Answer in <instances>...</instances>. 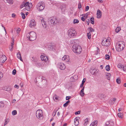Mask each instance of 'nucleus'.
<instances>
[{"label": "nucleus", "mask_w": 126, "mask_h": 126, "mask_svg": "<svg viewBox=\"0 0 126 126\" xmlns=\"http://www.w3.org/2000/svg\"><path fill=\"white\" fill-rule=\"evenodd\" d=\"M27 39L30 41H34L36 38V33L34 32H30L27 34Z\"/></svg>", "instance_id": "1"}, {"label": "nucleus", "mask_w": 126, "mask_h": 126, "mask_svg": "<svg viewBox=\"0 0 126 126\" xmlns=\"http://www.w3.org/2000/svg\"><path fill=\"white\" fill-rule=\"evenodd\" d=\"M125 47V43L123 41H121L118 42L116 44V50L118 51H122Z\"/></svg>", "instance_id": "2"}, {"label": "nucleus", "mask_w": 126, "mask_h": 126, "mask_svg": "<svg viewBox=\"0 0 126 126\" xmlns=\"http://www.w3.org/2000/svg\"><path fill=\"white\" fill-rule=\"evenodd\" d=\"M32 6V4L28 2L26 3L23 2L20 6V8H22L24 7H26V9L27 11H29Z\"/></svg>", "instance_id": "3"}, {"label": "nucleus", "mask_w": 126, "mask_h": 126, "mask_svg": "<svg viewBox=\"0 0 126 126\" xmlns=\"http://www.w3.org/2000/svg\"><path fill=\"white\" fill-rule=\"evenodd\" d=\"M72 48L74 52L76 53L77 54H80L82 51L81 47L79 46L74 45L73 46Z\"/></svg>", "instance_id": "4"}, {"label": "nucleus", "mask_w": 126, "mask_h": 126, "mask_svg": "<svg viewBox=\"0 0 126 126\" xmlns=\"http://www.w3.org/2000/svg\"><path fill=\"white\" fill-rule=\"evenodd\" d=\"M48 22L51 26L55 25L58 23L57 19L54 17H50L48 19Z\"/></svg>", "instance_id": "5"}, {"label": "nucleus", "mask_w": 126, "mask_h": 126, "mask_svg": "<svg viewBox=\"0 0 126 126\" xmlns=\"http://www.w3.org/2000/svg\"><path fill=\"white\" fill-rule=\"evenodd\" d=\"M76 32L74 29L71 28L68 31V35L70 38L74 37L76 35Z\"/></svg>", "instance_id": "6"}, {"label": "nucleus", "mask_w": 126, "mask_h": 126, "mask_svg": "<svg viewBox=\"0 0 126 126\" xmlns=\"http://www.w3.org/2000/svg\"><path fill=\"white\" fill-rule=\"evenodd\" d=\"M45 5L44 3L42 1L39 3L37 5V8L39 11H42L45 8Z\"/></svg>", "instance_id": "7"}, {"label": "nucleus", "mask_w": 126, "mask_h": 126, "mask_svg": "<svg viewBox=\"0 0 126 126\" xmlns=\"http://www.w3.org/2000/svg\"><path fill=\"white\" fill-rule=\"evenodd\" d=\"M36 116L39 119H41L43 118L42 111L41 110H37L36 112Z\"/></svg>", "instance_id": "8"}, {"label": "nucleus", "mask_w": 126, "mask_h": 126, "mask_svg": "<svg viewBox=\"0 0 126 126\" xmlns=\"http://www.w3.org/2000/svg\"><path fill=\"white\" fill-rule=\"evenodd\" d=\"M101 44L102 46L108 47L110 45V42L109 40L106 39H104L102 42Z\"/></svg>", "instance_id": "9"}, {"label": "nucleus", "mask_w": 126, "mask_h": 126, "mask_svg": "<svg viewBox=\"0 0 126 126\" xmlns=\"http://www.w3.org/2000/svg\"><path fill=\"white\" fill-rule=\"evenodd\" d=\"M58 67L61 70H64L65 68V65L63 63H59L58 65Z\"/></svg>", "instance_id": "10"}, {"label": "nucleus", "mask_w": 126, "mask_h": 126, "mask_svg": "<svg viewBox=\"0 0 126 126\" xmlns=\"http://www.w3.org/2000/svg\"><path fill=\"white\" fill-rule=\"evenodd\" d=\"M6 58L5 55H1L0 57V62L3 63L6 60Z\"/></svg>", "instance_id": "11"}, {"label": "nucleus", "mask_w": 126, "mask_h": 126, "mask_svg": "<svg viewBox=\"0 0 126 126\" xmlns=\"http://www.w3.org/2000/svg\"><path fill=\"white\" fill-rule=\"evenodd\" d=\"M40 20L42 23V24L43 27L44 29H46L47 27V24L46 22L44 21L43 19V18L42 17L41 18Z\"/></svg>", "instance_id": "12"}, {"label": "nucleus", "mask_w": 126, "mask_h": 126, "mask_svg": "<svg viewBox=\"0 0 126 126\" xmlns=\"http://www.w3.org/2000/svg\"><path fill=\"white\" fill-rule=\"evenodd\" d=\"M66 5L65 4H63L61 5L60 8L62 12H64L66 10Z\"/></svg>", "instance_id": "13"}, {"label": "nucleus", "mask_w": 126, "mask_h": 126, "mask_svg": "<svg viewBox=\"0 0 126 126\" xmlns=\"http://www.w3.org/2000/svg\"><path fill=\"white\" fill-rule=\"evenodd\" d=\"M35 25V22L34 19H32L31 20L30 22V24H29V26L31 27L32 26H34Z\"/></svg>", "instance_id": "14"}, {"label": "nucleus", "mask_w": 126, "mask_h": 126, "mask_svg": "<svg viewBox=\"0 0 126 126\" xmlns=\"http://www.w3.org/2000/svg\"><path fill=\"white\" fill-rule=\"evenodd\" d=\"M41 60L45 62L47 61L48 60L47 57V56H44L42 55H41Z\"/></svg>", "instance_id": "15"}, {"label": "nucleus", "mask_w": 126, "mask_h": 126, "mask_svg": "<svg viewBox=\"0 0 126 126\" xmlns=\"http://www.w3.org/2000/svg\"><path fill=\"white\" fill-rule=\"evenodd\" d=\"M96 14L97 18H99L101 17L102 16L101 12L99 10H97Z\"/></svg>", "instance_id": "16"}, {"label": "nucleus", "mask_w": 126, "mask_h": 126, "mask_svg": "<svg viewBox=\"0 0 126 126\" xmlns=\"http://www.w3.org/2000/svg\"><path fill=\"white\" fill-rule=\"evenodd\" d=\"M55 46L54 44H53L51 43L48 45V48L49 50H53V49L54 48Z\"/></svg>", "instance_id": "17"}, {"label": "nucleus", "mask_w": 126, "mask_h": 126, "mask_svg": "<svg viewBox=\"0 0 126 126\" xmlns=\"http://www.w3.org/2000/svg\"><path fill=\"white\" fill-rule=\"evenodd\" d=\"M3 1L5 3L10 4H13V3L12 0H3Z\"/></svg>", "instance_id": "18"}, {"label": "nucleus", "mask_w": 126, "mask_h": 126, "mask_svg": "<svg viewBox=\"0 0 126 126\" xmlns=\"http://www.w3.org/2000/svg\"><path fill=\"white\" fill-rule=\"evenodd\" d=\"M77 75H75L74 76L72 77L71 78V79H72V81L74 82L77 79Z\"/></svg>", "instance_id": "19"}, {"label": "nucleus", "mask_w": 126, "mask_h": 126, "mask_svg": "<svg viewBox=\"0 0 126 126\" xmlns=\"http://www.w3.org/2000/svg\"><path fill=\"white\" fill-rule=\"evenodd\" d=\"M97 71L96 69H95L92 70V72H91V73L94 75H96L97 74Z\"/></svg>", "instance_id": "20"}, {"label": "nucleus", "mask_w": 126, "mask_h": 126, "mask_svg": "<svg viewBox=\"0 0 126 126\" xmlns=\"http://www.w3.org/2000/svg\"><path fill=\"white\" fill-rule=\"evenodd\" d=\"M84 87H83L81 90L80 92V94L82 97L84 95Z\"/></svg>", "instance_id": "21"}, {"label": "nucleus", "mask_w": 126, "mask_h": 126, "mask_svg": "<svg viewBox=\"0 0 126 126\" xmlns=\"http://www.w3.org/2000/svg\"><path fill=\"white\" fill-rule=\"evenodd\" d=\"M98 96L99 98L101 99L102 98H104L105 97V96L103 94H98Z\"/></svg>", "instance_id": "22"}, {"label": "nucleus", "mask_w": 126, "mask_h": 126, "mask_svg": "<svg viewBox=\"0 0 126 126\" xmlns=\"http://www.w3.org/2000/svg\"><path fill=\"white\" fill-rule=\"evenodd\" d=\"M17 58L18 59H19L20 61H22V59L21 58V54L20 52H18L17 54Z\"/></svg>", "instance_id": "23"}, {"label": "nucleus", "mask_w": 126, "mask_h": 126, "mask_svg": "<svg viewBox=\"0 0 126 126\" xmlns=\"http://www.w3.org/2000/svg\"><path fill=\"white\" fill-rule=\"evenodd\" d=\"M69 57L68 56L64 55L62 58V60H68Z\"/></svg>", "instance_id": "24"}, {"label": "nucleus", "mask_w": 126, "mask_h": 126, "mask_svg": "<svg viewBox=\"0 0 126 126\" xmlns=\"http://www.w3.org/2000/svg\"><path fill=\"white\" fill-rule=\"evenodd\" d=\"M90 20L91 21V23L92 24H94V18L93 17H92L91 18H90Z\"/></svg>", "instance_id": "25"}, {"label": "nucleus", "mask_w": 126, "mask_h": 126, "mask_svg": "<svg viewBox=\"0 0 126 126\" xmlns=\"http://www.w3.org/2000/svg\"><path fill=\"white\" fill-rule=\"evenodd\" d=\"M105 69L107 71H109L110 70V66L109 65H106L105 67Z\"/></svg>", "instance_id": "26"}, {"label": "nucleus", "mask_w": 126, "mask_h": 126, "mask_svg": "<svg viewBox=\"0 0 126 126\" xmlns=\"http://www.w3.org/2000/svg\"><path fill=\"white\" fill-rule=\"evenodd\" d=\"M53 99L55 101V99L56 100H59V97L58 96L56 95H55L54 96Z\"/></svg>", "instance_id": "27"}, {"label": "nucleus", "mask_w": 126, "mask_h": 126, "mask_svg": "<svg viewBox=\"0 0 126 126\" xmlns=\"http://www.w3.org/2000/svg\"><path fill=\"white\" fill-rule=\"evenodd\" d=\"M118 115L119 117L120 118L122 119V116H123V113L120 112L118 113Z\"/></svg>", "instance_id": "28"}, {"label": "nucleus", "mask_w": 126, "mask_h": 126, "mask_svg": "<svg viewBox=\"0 0 126 126\" xmlns=\"http://www.w3.org/2000/svg\"><path fill=\"white\" fill-rule=\"evenodd\" d=\"M121 28L120 27H117L115 29V32H118L121 30Z\"/></svg>", "instance_id": "29"}, {"label": "nucleus", "mask_w": 126, "mask_h": 126, "mask_svg": "<svg viewBox=\"0 0 126 126\" xmlns=\"http://www.w3.org/2000/svg\"><path fill=\"white\" fill-rule=\"evenodd\" d=\"M12 40H13V43H11V49H10V50L11 51H12L13 50V45H14V44H13V43H14V38H13V39H12Z\"/></svg>", "instance_id": "30"}, {"label": "nucleus", "mask_w": 126, "mask_h": 126, "mask_svg": "<svg viewBox=\"0 0 126 126\" xmlns=\"http://www.w3.org/2000/svg\"><path fill=\"white\" fill-rule=\"evenodd\" d=\"M88 30H89V32L90 33L91 32H94V30L93 28L91 27H90L88 28Z\"/></svg>", "instance_id": "31"}, {"label": "nucleus", "mask_w": 126, "mask_h": 126, "mask_svg": "<svg viewBox=\"0 0 126 126\" xmlns=\"http://www.w3.org/2000/svg\"><path fill=\"white\" fill-rule=\"evenodd\" d=\"M88 32L87 34V36L88 37V38L89 39H90L91 38V34L90 32Z\"/></svg>", "instance_id": "32"}, {"label": "nucleus", "mask_w": 126, "mask_h": 126, "mask_svg": "<svg viewBox=\"0 0 126 126\" xmlns=\"http://www.w3.org/2000/svg\"><path fill=\"white\" fill-rule=\"evenodd\" d=\"M106 75L107 76H108L107 78L108 79L110 80V77L111 76V74L109 73H107Z\"/></svg>", "instance_id": "33"}, {"label": "nucleus", "mask_w": 126, "mask_h": 126, "mask_svg": "<svg viewBox=\"0 0 126 126\" xmlns=\"http://www.w3.org/2000/svg\"><path fill=\"white\" fill-rule=\"evenodd\" d=\"M89 15V14L88 13H87L85 14H82L81 15V16H83L86 19H87V17H88V16Z\"/></svg>", "instance_id": "34"}, {"label": "nucleus", "mask_w": 126, "mask_h": 126, "mask_svg": "<svg viewBox=\"0 0 126 126\" xmlns=\"http://www.w3.org/2000/svg\"><path fill=\"white\" fill-rule=\"evenodd\" d=\"M21 15L22 16V18L23 19H24L25 18V16L24 13L23 12H21Z\"/></svg>", "instance_id": "35"}, {"label": "nucleus", "mask_w": 126, "mask_h": 126, "mask_svg": "<svg viewBox=\"0 0 126 126\" xmlns=\"http://www.w3.org/2000/svg\"><path fill=\"white\" fill-rule=\"evenodd\" d=\"M116 81L118 84H120L121 82V80L120 78H118L116 79Z\"/></svg>", "instance_id": "36"}, {"label": "nucleus", "mask_w": 126, "mask_h": 126, "mask_svg": "<svg viewBox=\"0 0 126 126\" xmlns=\"http://www.w3.org/2000/svg\"><path fill=\"white\" fill-rule=\"evenodd\" d=\"M79 21L77 19H75L73 21V23L74 24L78 23L79 22Z\"/></svg>", "instance_id": "37"}, {"label": "nucleus", "mask_w": 126, "mask_h": 126, "mask_svg": "<svg viewBox=\"0 0 126 126\" xmlns=\"http://www.w3.org/2000/svg\"><path fill=\"white\" fill-rule=\"evenodd\" d=\"M97 121H95L94 122H93V123H92L91 124L93 126H95L96 125V124L97 123Z\"/></svg>", "instance_id": "38"}, {"label": "nucleus", "mask_w": 126, "mask_h": 126, "mask_svg": "<svg viewBox=\"0 0 126 126\" xmlns=\"http://www.w3.org/2000/svg\"><path fill=\"white\" fill-rule=\"evenodd\" d=\"M12 113L13 115H15L17 113V111L16 110H14L12 111Z\"/></svg>", "instance_id": "39"}, {"label": "nucleus", "mask_w": 126, "mask_h": 126, "mask_svg": "<svg viewBox=\"0 0 126 126\" xmlns=\"http://www.w3.org/2000/svg\"><path fill=\"white\" fill-rule=\"evenodd\" d=\"M84 121H85V123H84V124H84V126H85L87 125V124H86L87 122L88 121V120L87 118L86 119H85V120H84Z\"/></svg>", "instance_id": "40"}, {"label": "nucleus", "mask_w": 126, "mask_h": 126, "mask_svg": "<svg viewBox=\"0 0 126 126\" xmlns=\"http://www.w3.org/2000/svg\"><path fill=\"white\" fill-rule=\"evenodd\" d=\"M75 123V125L76 126H78L79 124V122L78 121H74Z\"/></svg>", "instance_id": "41"}, {"label": "nucleus", "mask_w": 126, "mask_h": 126, "mask_svg": "<svg viewBox=\"0 0 126 126\" xmlns=\"http://www.w3.org/2000/svg\"><path fill=\"white\" fill-rule=\"evenodd\" d=\"M124 66L122 65L118 64L117 66V67L120 68H123Z\"/></svg>", "instance_id": "42"}, {"label": "nucleus", "mask_w": 126, "mask_h": 126, "mask_svg": "<svg viewBox=\"0 0 126 126\" xmlns=\"http://www.w3.org/2000/svg\"><path fill=\"white\" fill-rule=\"evenodd\" d=\"M45 62H42L40 63H38V64L39 66H42L44 65V63Z\"/></svg>", "instance_id": "43"}, {"label": "nucleus", "mask_w": 126, "mask_h": 126, "mask_svg": "<svg viewBox=\"0 0 126 126\" xmlns=\"http://www.w3.org/2000/svg\"><path fill=\"white\" fill-rule=\"evenodd\" d=\"M4 104L2 102H0V107L1 108L4 106Z\"/></svg>", "instance_id": "44"}, {"label": "nucleus", "mask_w": 126, "mask_h": 126, "mask_svg": "<svg viewBox=\"0 0 126 126\" xmlns=\"http://www.w3.org/2000/svg\"><path fill=\"white\" fill-rule=\"evenodd\" d=\"M106 57V59L108 60L110 59V56H109L107 54H106L105 55Z\"/></svg>", "instance_id": "45"}, {"label": "nucleus", "mask_w": 126, "mask_h": 126, "mask_svg": "<svg viewBox=\"0 0 126 126\" xmlns=\"http://www.w3.org/2000/svg\"><path fill=\"white\" fill-rule=\"evenodd\" d=\"M16 73V70L15 69H14L12 72V74L13 75H15Z\"/></svg>", "instance_id": "46"}, {"label": "nucleus", "mask_w": 126, "mask_h": 126, "mask_svg": "<svg viewBox=\"0 0 126 126\" xmlns=\"http://www.w3.org/2000/svg\"><path fill=\"white\" fill-rule=\"evenodd\" d=\"M8 122V119H6V120L5 121V122L4 124V126H5V125H6L7 123Z\"/></svg>", "instance_id": "47"}, {"label": "nucleus", "mask_w": 126, "mask_h": 126, "mask_svg": "<svg viewBox=\"0 0 126 126\" xmlns=\"http://www.w3.org/2000/svg\"><path fill=\"white\" fill-rule=\"evenodd\" d=\"M68 104L66 102L63 104V106L64 107H67L68 105Z\"/></svg>", "instance_id": "48"}, {"label": "nucleus", "mask_w": 126, "mask_h": 126, "mask_svg": "<svg viewBox=\"0 0 126 126\" xmlns=\"http://www.w3.org/2000/svg\"><path fill=\"white\" fill-rule=\"evenodd\" d=\"M81 7V5L80 3H79L78 4V8L79 9H80Z\"/></svg>", "instance_id": "49"}, {"label": "nucleus", "mask_w": 126, "mask_h": 126, "mask_svg": "<svg viewBox=\"0 0 126 126\" xmlns=\"http://www.w3.org/2000/svg\"><path fill=\"white\" fill-rule=\"evenodd\" d=\"M89 9V7L88 6H86V8L85 9V11H88V10Z\"/></svg>", "instance_id": "50"}, {"label": "nucleus", "mask_w": 126, "mask_h": 126, "mask_svg": "<svg viewBox=\"0 0 126 126\" xmlns=\"http://www.w3.org/2000/svg\"><path fill=\"white\" fill-rule=\"evenodd\" d=\"M110 122H109V121H108V122H107L106 123V126H110Z\"/></svg>", "instance_id": "51"}, {"label": "nucleus", "mask_w": 126, "mask_h": 126, "mask_svg": "<svg viewBox=\"0 0 126 126\" xmlns=\"http://www.w3.org/2000/svg\"><path fill=\"white\" fill-rule=\"evenodd\" d=\"M71 97L70 96H67L66 98V100H68L69 99H70L71 98Z\"/></svg>", "instance_id": "52"}, {"label": "nucleus", "mask_w": 126, "mask_h": 126, "mask_svg": "<svg viewBox=\"0 0 126 126\" xmlns=\"http://www.w3.org/2000/svg\"><path fill=\"white\" fill-rule=\"evenodd\" d=\"M80 111H77L75 113V114L76 115L80 113Z\"/></svg>", "instance_id": "53"}, {"label": "nucleus", "mask_w": 126, "mask_h": 126, "mask_svg": "<svg viewBox=\"0 0 126 126\" xmlns=\"http://www.w3.org/2000/svg\"><path fill=\"white\" fill-rule=\"evenodd\" d=\"M20 28H18L17 31V33H19L20 31Z\"/></svg>", "instance_id": "54"}, {"label": "nucleus", "mask_w": 126, "mask_h": 126, "mask_svg": "<svg viewBox=\"0 0 126 126\" xmlns=\"http://www.w3.org/2000/svg\"><path fill=\"white\" fill-rule=\"evenodd\" d=\"M10 89H11V88H7L6 90H5V89H4V90H6V91H10Z\"/></svg>", "instance_id": "55"}, {"label": "nucleus", "mask_w": 126, "mask_h": 126, "mask_svg": "<svg viewBox=\"0 0 126 126\" xmlns=\"http://www.w3.org/2000/svg\"><path fill=\"white\" fill-rule=\"evenodd\" d=\"M84 17L83 16L82 17H81V20L83 21H84L85 20V19Z\"/></svg>", "instance_id": "56"}, {"label": "nucleus", "mask_w": 126, "mask_h": 126, "mask_svg": "<svg viewBox=\"0 0 126 126\" xmlns=\"http://www.w3.org/2000/svg\"><path fill=\"white\" fill-rule=\"evenodd\" d=\"M86 21L87 23V25H89L90 22L89 19H87L86 20Z\"/></svg>", "instance_id": "57"}, {"label": "nucleus", "mask_w": 126, "mask_h": 126, "mask_svg": "<svg viewBox=\"0 0 126 126\" xmlns=\"http://www.w3.org/2000/svg\"><path fill=\"white\" fill-rule=\"evenodd\" d=\"M110 103L111 104H113L114 103L113 102L112 100H110L109 101Z\"/></svg>", "instance_id": "58"}, {"label": "nucleus", "mask_w": 126, "mask_h": 126, "mask_svg": "<svg viewBox=\"0 0 126 126\" xmlns=\"http://www.w3.org/2000/svg\"><path fill=\"white\" fill-rule=\"evenodd\" d=\"M79 118V117H76L75 118V119H74V121H78V118Z\"/></svg>", "instance_id": "59"}, {"label": "nucleus", "mask_w": 126, "mask_h": 126, "mask_svg": "<svg viewBox=\"0 0 126 126\" xmlns=\"http://www.w3.org/2000/svg\"><path fill=\"white\" fill-rule=\"evenodd\" d=\"M16 15L15 14H13L12 15V16L13 17H14L16 16Z\"/></svg>", "instance_id": "60"}, {"label": "nucleus", "mask_w": 126, "mask_h": 126, "mask_svg": "<svg viewBox=\"0 0 126 126\" xmlns=\"http://www.w3.org/2000/svg\"><path fill=\"white\" fill-rule=\"evenodd\" d=\"M14 87L15 88H16L17 89H18L19 88V87L18 85L16 84L15 85Z\"/></svg>", "instance_id": "61"}, {"label": "nucleus", "mask_w": 126, "mask_h": 126, "mask_svg": "<svg viewBox=\"0 0 126 126\" xmlns=\"http://www.w3.org/2000/svg\"><path fill=\"white\" fill-rule=\"evenodd\" d=\"M85 79H83V80H82V83L84 84L85 82Z\"/></svg>", "instance_id": "62"}, {"label": "nucleus", "mask_w": 126, "mask_h": 126, "mask_svg": "<svg viewBox=\"0 0 126 126\" xmlns=\"http://www.w3.org/2000/svg\"><path fill=\"white\" fill-rule=\"evenodd\" d=\"M98 1L99 2L101 3L103 2V1L102 0H98Z\"/></svg>", "instance_id": "63"}, {"label": "nucleus", "mask_w": 126, "mask_h": 126, "mask_svg": "<svg viewBox=\"0 0 126 126\" xmlns=\"http://www.w3.org/2000/svg\"><path fill=\"white\" fill-rule=\"evenodd\" d=\"M84 84L83 83H81V84L80 85V87H83V85H84Z\"/></svg>", "instance_id": "64"}]
</instances>
